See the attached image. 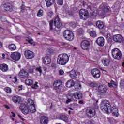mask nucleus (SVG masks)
Listing matches in <instances>:
<instances>
[{
    "mask_svg": "<svg viewBox=\"0 0 124 124\" xmlns=\"http://www.w3.org/2000/svg\"><path fill=\"white\" fill-rule=\"evenodd\" d=\"M100 109L104 113H106V114L111 112L114 117H118L119 116V109L115 105H113L112 107H111L110 102L108 100H104L101 102Z\"/></svg>",
    "mask_w": 124,
    "mask_h": 124,
    "instance_id": "nucleus-1",
    "label": "nucleus"
},
{
    "mask_svg": "<svg viewBox=\"0 0 124 124\" xmlns=\"http://www.w3.org/2000/svg\"><path fill=\"white\" fill-rule=\"evenodd\" d=\"M69 57L65 53L61 54L58 55L57 62L60 65H65V64L68 62Z\"/></svg>",
    "mask_w": 124,
    "mask_h": 124,
    "instance_id": "nucleus-2",
    "label": "nucleus"
},
{
    "mask_svg": "<svg viewBox=\"0 0 124 124\" xmlns=\"http://www.w3.org/2000/svg\"><path fill=\"white\" fill-rule=\"evenodd\" d=\"M111 55L114 60H121L123 56L122 51L118 48H115L111 50Z\"/></svg>",
    "mask_w": 124,
    "mask_h": 124,
    "instance_id": "nucleus-3",
    "label": "nucleus"
},
{
    "mask_svg": "<svg viewBox=\"0 0 124 124\" xmlns=\"http://www.w3.org/2000/svg\"><path fill=\"white\" fill-rule=\"evenodd\" d=\"M63 37L66 40L68 41H72L73 39H74V34L73 32L69 30H65L63 33Z\"/></svg>",
    "mask_w": 124,
    "mask_h": 124,
    "instance_id": "nucleus-4",
    "label": "nucleus"
},
{
    "mask_svg": "<svg viewBox=\"0 0 124 124\" xmlns=\"http://www.w3.org/2000/svg\"><path fill=\"white\" fill-rule=\"evenodd\" d=\"M62 80H57L54 82L53 86L54 90L57 91V93H61L62 89Z\"/></svg>",
    "mask_w": 124,
    "mask_h": 124,
    "instance_id": "nucleus-5",
    "label": "nucleus"
},
{
    "mask_svg": "<svg viewBox=\"0 0 124 124\" xmlns=\"http://www.w3.org/2000/svg\"><path fill=\"white\" fill-rule=\"evenodd\" d=\"M81 48L82 50L88 51L90 50V47H91V42L87 40L82 41L80 44Z\"/></svg>",
    "mask_w": 124,
    "mask_h": 124,
    "instance_id": "nucleus-6",
    "label": "nucleus"
},
{
    "mask_svg": "<svg viewBox=\"0 0 124 124\" xmlns=\"http://www.w3.org/2000/svg\"><path fill=\"white\" fill-rule=\"evenodd\" d=\"M86 114L88 118H93L96 115V111L95 108H89L86 109Z\"/></svg>",
    "mask_w": 124,
    "mask_h": 124,
    "instance_id": "nucleus-7",
    "label": "nucleus"
},
{
    "mask_svg": "<svg viewBox=\"0 0 124 124\" xmlns=\"http://www.w3.org/2000/svg\"><path fill=\"white\" fill-rule=\"evenodd\" d=\"M89 15V12L86 9H82L79 11V16L82 20H87Z\"/></svg>",
    "mask_w": 124,
    "mask_h": 124,
    "instance_id": "nucleus-8",
    "label": "nucleus"
},
{
    "mask_svg": "<svg viewBox=\"0 0 124 124\" xmlns=\"http://www.w3.org/2000/svg\"><path fill=\"white\" fill-rule=\"evenodd\" d=\"M54 25L55 26V30L57 29H61L62 27V24L61 23V20L60 19V16L59 15H57L54 20Z\"/></svg>",
    "mask_w": 124,
    "mask_h": 124,
    "instance_id": "nucleus-9",
    "label": "nucleus"
},
{
    "mask_svg": "<svg viewBox=\"0 0 124 124\" xmlns=\"http://www.w3.org/2000/svg\"><path fill=\"white\" fill-rule=\"evenodd\" d=\"M68 95L71 97H74L75 99L80 100L83 98V94L80 92H77L75 93L70 92L68 93Z\"/></svg>",
    "mask_w": 124,
    "mask_h": 124,
    "instance_id": "nucleus-10",
    "label": "nucleus"
},
{
    "mask_svg": "<svg viewBox=\"0 0 124 124\" xmlns=\"http://www.w3.org/2000/svg\"><path fill=\"white\" fill-rule=\"evenodd\" d=\"M91 74L92 75V76L95 79H98L99 78H100V76L101 75V73L100 72V71L98 70V69H93L91 71Z\"/></svg>",
    "mask_w": 124,
    "mask_h": 124,
    "instance_id": "nucleus-11",
    "label": "nucleus"
},
{
    "mask_svg": "<svg viewBox=\"0 0 124 124\" xmlns=\"http://www.w3.org/2000/svg\"><path fill=\"white\" fill-rule=\"evenodd\" d=\"M24 57L27 60H31L34 58V53L31 50H25Z\"/></svg>",
    "mask_w": 124,
    "mask_h": 124,
    "instance_id": "nucleus-12",
    "label": "nucleus"
},
{
    "mask_svg": "<svg viewBox=\"0 0 124 124\" xmlns=\"http://www.w3.org/2000/svg\"><path fill=\"white\" fill-rule=\"evenodd\" d=\"M19 109L24 115H27L30 112V109H29L28 106L25 104H21L19 107Z\"/></svg>",
    "mask_w": 124,
    "mask_h": 124,
    "instance_id": "nucleus-13",
    "label": "nucleus"
},
{
    "mask_svg": "<svg viewBox=\"0 0 124 124\" xmlns=\"http://www.w3.org/2000/svg\"><path fill=\"white\" fill-rule=\"evenodd\" d=\"M18 76L20 78H30L29 73L25 69H22L20 71Z\"/></svg>",
    "mask_w": 124,
    "mask_h": 124,
    "instance_id": "nucleus-14",
    "label": "nucleus"
},
{
    "mask_svg": "<svg viewBox=\"0 0 124 124\" xmlns=\"http://www.w3.org/2000/svg\"><path fill=\"white\" fill-rule=\"evenodd\" d=\"M88 8L91 10V12H90L91 16L94 17L96 16V11L97 10L96 7H94L93 5L91 4L90 5L88 6Z\"/></svg>",
    "mask_w": 124,
    "mask_h": 124,
    "instance_id": "nucleus-15",
    "label": "nucleus"
},
{
    "mask_svg": "<svg viewBox=\"0 0 124 124\" xmlns=\"http://www.w3.org/2000/svg\"><path fill=\"white\" fill-rule=\"evenodd\" d=\"M11 58L14 61H19L21 59V54L19 52H13L11 54Z\"/></svg>",
    "mask_w": 124,
    "mask_h": 124,
    "instance_id": "nucleus-16",
    "label": "nucleus"
},
{
    "mask_svg": "<svg viewBox=\"0 0 124 124\" xmlns=\"http://www.w3.org/2000/svg\"><path fill=\"white\" fill-rule=\"evenodd\" d=\"M108 88L106 85H100L98 86V92L99 93H107Z\"/></svg>",
    "mask_w": 124,
    "mask_h": 124,
    "instance_id": "nucleus-17",
    "label": "nucleus"
},
{
    "mask_svg": "<svg viewBox=\"0 0 124 124\" xmlns=\"http://www.w3.org/2000/svg\"><path fill=\"white\" fill-rule=\"evenodd\" d=\"M96 42L99 46L103 47V46H104V44L105 43V40L103 37H100L97 39Z\"/></svg>",
    "mask_w": 124,
    "mask_h": 124,
    "instance_id": "nucleus-18",
    "label": "nucleus"
},
{
    "mask_svg": "<svg viewBox=\"0 0 124 124\" xmlns=\"http://www.w3.org/2000/svg\"><path fill=\"white\" fill-rule=\"evenodd\" d=\"M100 8L103 10L104 12H109V11H111V8L110 7L107 6L106 4L103 3L100 5Z\"/></svg>",
    "mask_w": 124,
    "mask_h": 124,
    "instance_id": "nucleus-19",
    "label": "nucleus"
},
{
    "mask_svg": "<svg viewBox=\"0 0 124 124\" xmlns=\"http://www.w3.org/2000/svg\"><path fill=\"white\" fill-rule=\"evenodd\" d=\"M113 39L115 42H122L123 41V36L121 34L114 35Z\"/></svg>",
    "mask_w": 124,
    "mask_h": 124,
    "instance_id": "nucleus-20",
    "label": "nucleus"
},
{
    "mask_svg": "<svg viewBox=\"0 0 124 124\" xmlns=\"http://www.w3.org/2000/svg\"><path fill=\"white\" fill-rule=\"evenodd\" d=\"M4 8L6 11H12L13 7L12 5L9 3H5L4 4Z\"/></svg>",
    "mask_w": 124,
    "mask_h": 124,
    "instance_id": "nucleus-21",
    "label": "nucleus"
},
{
    "mask_svg": "<svg viewBox=\"0 0 124 124\" xmlns=\"http://www.w3.org/2000/svg\"><path fill=\"white\" fill-rule=\"evenodd\" d=\"M49 118L47 117L43 116L41 117L40 123L41 124H48Z\"/></svg>",
    "mask_w": 124,
    "mask_h": 124,
    "instance_id": "nucleus-22",
    "label": "nucleus"
},
{
    "mask_svg": "<svg viewBox=\"0 0 124 124\" xmlns=\"http://www.w3.org/2000/svg\"><path fill=\"white\" fill-rule=\"evenodd\" d=\"M12 100L14 103H21L22 102V98L21 97L16 95L12 97Z\"/></svg>",
    "mask_w": 124,
    "mask_h": 124,
    "instance_id": "nucleus-23",
    "label": "nucleus"
},
{
    "mask_svg": "<svg viewBox=\"0 0 124 124\" xmlns=\"http://www.w3.org/2000/svg\"><path fill=\"white\" fill-rule=\"evenodd\" d=\"M96 26L99 29V30H102L103 29H104V23L103 22L98 20L96 22Z\"/></svg>",
    "mask_w": 124,
    "mask_h": 124,
    "instance_id": "nucleus-24",
    "label": "nucleus"
},
{
    "mask_svg": "<svg viewBox=\"0 0 124 124\" xmlns=\"http://www.w3.org/2000/svg\"><path fill=\"white\" fill-rule=\"evenodd\" d=\"M51 58H50L49 56H46L45 57H44L43 60V62L44 64L48 65V64H50V63H51Z\"/></svg>",
    "mask_w": 124,
    "mask_h": 124,
    "instance_id": "nucleus-25",
    "label": "nucleus"
},
{
    "mask_svg": "<svg viewBox=\"0 0 124 124\" xmlns=\"http://www.w3.org/2000/svg\"><path fill=\"white\" fill-rule=\"evenodd\" d=\"M0 69L3 72H6L7 70H8V65H7L6 64H2L0 65Z\"/></svg>",
    "mask_w": 124,
    "mask_h": 124,
    "instance_id": "nucleus-26",
    "label": "nucleus"
},
{
    "mask_svg": "<svg viewBox=\"0 0 124 124\" xmlns=\"http://www.w3.org/2000/svg\"><path fill=\"white\" fill-rule=\"evenodd\" d=\"M69 76L72 79H75V78H77V72L76 71L73 70L70 72Z\"/></svg>",
    "mask_w": 124,
    "mask_h": 124,
    "instance_id": "nucleus-27",
    "label": "nucleus"
},
{
    "mask_svg": "<svg viewBox=\"0 0 124 124\" xmlns=\"http://www.w3.org/2000/svg\"><path fill=\"white\" fill-rule=\"evenodd\" d=\"M110 62V60L107 58L102 60V62L104 66H109Z\"/></svg>",
    "mask_w": 124,
    "mask_h": 124,
    "instance_id": "nucleus-28",
    "label": "nucleus"
},
{
    "mask_svg": "<svg viewBox=\"0 0 124 124\" xmlns=\"http://www.w3.org/2000/svg\"><path fill=\"white\" fill-rule=\"evenodd\" d=\"M74 86V81L72 79H70L68 80L66 83V87L67 88H72V87H73Z\"/></svg>",
    "mask_w": 124,
    "mask_h": 124,
    "instance_id": "nucleus-29",
    "label": "nucleus"
},
{
    "mask_svg": "<svg viewBox=\"0 0 124 124\" xmlns=\"http://www.w3.org/2000/svg\"><path fill=\"white\" fill-rule=\"evenodd\" d=\"M108 86L109 88H115V89H117L118 87V83L114 81V80H111L110 83H108Z\"/></svg>",
    "mask_w": 124,
    "mask_h": 124,
    "instance_id": "nucleus-30",
    "label": "nucleus"
},
{
    "mask_svg": "<svg viewBox=\"0 0 124 124\" xmlns=\"http://www.w3.org/2000/svg\"><path fill=\"white\" fill-rule=\"evenodd\" d=\"M47 7H50L53 5V2H55V0H45Z\"/></svg>",
    "mask_w": 124,
    "mask_h": 124,
    "instance_id": "nucleus-31",
    "label": "nucleus"
},
{
    "mask_svg": "<svg viewBox=\"0 0 124 124\" xmlns=\"http://www.w3.org/2000/svg\"><path fill=\"white\" fill-rule=\"evenodd\" d=\"M59 119L62 121H64V122H68V117L65 114L60 115L59 116Z\"/></svg>",
    "mask_w": 124,
    "mask_h": 124,
    "instance_id": "nucleus-32",
    "label": "nucleus"
},
{
    "mask_svg": "<svg viewBox=\"0 0 124 124\" xmlns=\"http://www.w3.org/2000/svg\"><path fill=\"white\" fill-rule=\"evenodd\" d=\"M82 85L79 83H74V85L73 87H74L76 91H78V90H80L81 87Z\"/></svg>",
    "mask_w": 124,
    "mask_h": 124,
    "instance_id": "nucleus-33",
    "label": "nucleus"
},
{
    "mask_svg": "<svg viewBox=\"0 0 124 124\" xmlns=\"http://www.w3.org/2000/svg\"><path fill=\"white\" fill-rule=\"evenodd\" d=\"M25 84L27 86H31L33 84V81L31 79H27L25 80Z\"/></svg>",
    "mask_w": 124,
    "mask_h": 124,
    "instance_id": "nucleus-34",
    "label": "nucleus"
},
{
    "mask_svg": "<svg viewBox=\"0 0 124 124\" xmlns=\"http://www.w3.org/2000/svg\"><path fill=\"white\" fill-rule=\"evenodd\" d=\"M106 40L108 43H111L112 42V35L110 34H108L106 37Z\"/></svg>",
    "mask_w": 124,
    "mask_h": 124,
    "instance_id": "nucleus-35",
    "label": "nucleus"
},
{
    "mask_svg": "<svg viewBox=\"0 0 124 124\" xmlns=\"http://www.w3.org/2000/svg\"><path fill=\"white\" fill-rule=\"evenodd\" d=\"M34 69H35V66H31L28 68V71L29 73L32 74L34 72Z\"/></svg>",
    "mask_w": 124,
    "mask_h": 124,
    "instance_id": "nucleus-36",
    "label": "nucleus"
},
{
    "mask_svg": "<svg viewBox=\"0 0 124 124\" xmlns=\"http://www.w3.org/2000/svg\"><path fill=\"white\" fill-rule=\"evenodd\" d=\"M9 50L11 51H15L16 50V46L15 44H12L8 46Z\"/></svg>",
    "mask_w": 124,
    "mask_h": 124,
    "instance_id": "nucleus-37",
    "label": "nucleus"
},
{
    "mask_svg": "<svg viewBox=\"0 0 124 124\" xmlns=\"http://www.w3.org/2000/svg\"><path fill=\"white\" fill-rule=\"evenodd\" d=\"M37 17H42L43 16V10L39 9L37 14Z\"/></svg>",
    "mask_w": 124,
    "mask_h": 124,
    "instance_id": "nucleus-38",
    "label": "nucleus"
},
{
    "mask_svg": "<svg viewBox=\"0 0 124 124\" xmlns=\"http://www.w3.org/2000/svg\"><path fill=\"white\" fill-rule=\"evenodd\" d=\"M31 113H35L36 112V108H35V105L31 106V108L30 109Z\"/></svg>",
    "mask_w": 124,
    "mask_h": 124,
    "instance_id": "nucleus-39",
    "label": "nucleus"
},
{
    "mask_svg": "<svg viewBox=\"0 0 124 124\" xmlns=\"http://www.w3.org/2000/svg\"><path fill=\"white\" fill-rule=\"evenodd\" d=\"M28 104H29V105H31V106H33L35 105V104H34V101L31 99L28 100Z\"/></svg>",
    "mask_w": 124,
    "mask_h": 124,
    "instance_id": "nucleus-40",
    "label": "nucleus"
},
{
    "mask_svg": "<svg viewBox=\"0 0 124 124\" xmlns=\"http://www.w3.org/2000/svg\"><path fill=\"white\" fill-rule=\"evenodd\" d=\"M90 35L91 37L94 38L95 36H96V32L95 31H91L90 32Z\"/></svg>",
    "mask_w": 124,
    "mask_h": 124,
    "instance_id": "nucleus-41",
    "label": "nucleus"
},
{
    "mask_svg": "<svg viewBox=\"0 0 124 124\" xmlns=\"http://www.w3.org/2000/svg\"><path fill=\"white\" fill-rule=\"evenodd\" d=\"M4 91L7 93H12L11 88L10 87H6L4 88Z\"/></svg>",
    "mask_w": 124,
    "mask_h": 124,
    "instance_id": "nucleus-42",
    "label": "nucleus"
},
{
    "mask_svg": "<svg viewBox=\"0 0 124 124\" xmlns=\"http://www.w3.org/2000/svg\"><path fill=\"white\" fill-rule=\"evenodd\" d=\"M27 41L29 42L31 44V45H32V46H35V44L33 43V40L32 39H31L30 40H26Z\"/></svg>",
    "mask_w": 124,
    "mask_h": 124,
    "instance_id": "nucleus-43",
    "label": "nucleus"
},
{
    "mask_svg": "<svg viewBox=\"0 0 124 124\" xmlns=\"http://www.w3.org/2000/svg\"><path fill=\"white\" fill-rule=\"evenodd\" d=\"M35 70L38 71L40 73V74H42V69H41V67L39 66L36 68Z\"/></svg>",
    "mask_w": 124,
    "mask_h": 124,
    "instance_id": "nucleus-44",
    "label": "nucleus"
},
{
    "mask_svg": "<svg viewBox=\"0 0 124 124\" xmlns=\"http://www.w3.org/2000/svg\"><path fill=\"white\" fill-rule=\"evenodd\" d=\"M46 52L48 54V55H50V54H52V53H54V50L51 48H49L47 49Z\"/></svg>",
    "mask_w": 124,
    "mask_h": 124,
    "instance_id": "nucleus-45",
    "label": "nucleus"
},
{
    "mask_svg": "<svg viewBox=\"0 0 124 124\" xmlns=\"http://www.w3.org/2000/svg\"><path fill=\"white\" fill-rule=\"evenodd\" d=\"M57 1L59 5H62L63 4V0H57Z\"/></svg>",
    "mask_w": 124,
    "mask_h": 124,
    "instance_id": "nucleus-46",
    "label": "nucleus"
},
{
    "mask_svg": "<svg viewBox=\"0 0 124 124\" xmlns=\"http://www.w3.org/2000/svg\"><path fill=\"white\" fill-rule=\"evenodd\" d=\"M53 23H54L53 20H50L49 21V27H50L51 31H52V30H53Z\"/></svg>",
    "mask_w": 124,
    "mask_h": 124,
    "instance_id": "nucleus-47",
    "label": "nucleus"
},
{
    "mask_svg": "<svg viewBox=\"0 0 124 124\" xmlns=\"http://www.w3.org/2000/svg\"><path fill=\"white\" fill-rule=\"evenodd\" d=\"M90 87H91V88H94L95 87V83L94 82H90L89 83Z\"/></svg>",
    "mask_w": 124,
    "mask_h": 124,
    "instance_id": "nucleus-48",
    "label": "nucleus"
},
{
    "mask_svg": "<svg viewBox=\"0 0 124 124\" xmlns=\"http://www.w3.org/2000/svg\"><path fill=\"white\" fill-rule=\"evenodd\" d=\"M97 102H98V101H96V103L94 104V109H98L99 107H98V104H97Z\"/></svg>",
    "mask_w": 124,
    "mask_h": 124,
    "instance_id": "nucleus-49",
    "label": "nucleus"
},
{
    "mask_svg": "<svg viewBox=\"0 0 124 124\" xmlns=\"http://www.w3.org/2000/svg\"><path fill=\"white\" fill-rule=\"evenodd\" d=\"M59 75H63L64 72L62 70H60L59 71Z\"/></svg>",
    "mask_w": 124,
    "mask_h": 124,
    "instance_id": "nucleus-50",
    "label": "nucleus"
},
{
    "mask_svg": "<svg viewBox=\"0 0 124 124\" xmlns=\"http://www.w3.org/2000/svg\"><path fill=\"white\" fill-rule=\"evenodd\" d=\"M85 124H93V123H92V121L91 120H87L85 122Z\"/></svg>",
    "mask_w": 124,
    "mask_h": 124,
    "instance_id": "nucleus-51",
    "label": "nucleus"
},
{
    "mask_svg": "<svg viewBox=\"0 0 124 124\" xmlns=\"http://www.w3.org/2000/svg\"><path fill=\"white\" fill-rule=\"evenodd\" d=\"M37 87V82H36L35 84H34L31 86V88H32V89H36Z\"/></svg>",
    "mask_w": 124,
    "mask_h": 124,
    "instance_id": "nucleus-52",
    "label": "nucleus"
},
{
    "mask_svg": "<svg viewBox=\"0 0 124 124\" xmlns=\"http://www.w3.org/2000/svg\"><path fill=\"white\" fill-rule=\"evenodd\" d=\"M61 45L62 46H67L68 45V44L67 43L62 42L61 43Z\"/></svg>",
    "mask_w": 124,
    "mask_h": 124,
    "instance_id": "nucleus-53",
    "label": "nucleus"
},
{
    "mask_svg": "<svg viewBox=\"0 0 124 124\" xmlns=\"http://www.w3.org/2000/svg\"><path fill=\"white\" fill-rule=\"evenodd\" d=\"M3 32H4V29L0 27V33H3Z\"/></svg>",
    "mask_w": 124,
    "mask_h": 124,
    "instance_id": "nucleus-54",
    "label": "nucleus"
},
{
    "mask_svg": "<svg viewBox=\"0 0 124 124\" xmlns=\"http://www.w3.org/2000/svg\"><path fill=\"white\" fill-rule=\"evenodd\" d=\"M48 16H52V15H53L54 14V13H53V12L52 11H50V12H49L48 13H47Z\"/></svg>",
    "mask_w": 124,
    "mask_h": 124,
    "instance_id": "nucleus-55",
    "label": "nucleus"
},
{
    "mask_svg": "<svg viewBox=\"0 0 124 124\" xmlns=\"http://www.w3.org/2000/svg\"><path fill=\"white\" fill-rule=\"evenodd\" d=\"M11 114H12V116L11 117H13V118H15L16 117V114L14 113V112L12 111L11 112Z\"/></svg>",
    "mask_w": 124,
    "mask_h": 124,
    "instance_id": "nucleus-56",
    "label": "nucleus"
},
{
    "mask_svg": "<svg viewBox=\"0 0 124 124\" xmlns=\"http://www.w3.org/2000/svg\"><path fill=\"white\" fill-rule=\"evenodd\" d=\"M120 86H121V87H124V81L121 80L120 82Z\"/></svg>",
    "mask_w": 124,
    "mask_h": 124,
    "instance_id": "nucleus-57",
    "label": "nucleus"
},
{
    "mask_svg": "<svg viewBox=\"0 0 124 124\" xmlns=\"http://www.w3.org/2000/svg\"><path fill=\"white\" fill-rule=\"evenodd\" d=\"M13 80L15 82H17V77H15L14 78H13Z\"/></svg>",
    "mask_w": 124,
    "mask_h": 124,
    "instance_id": "nucleus-58",
    "label": "nucleus"
},
{
    "mask_svg": "<svg viewBox=\"0 0 124 124\" xmlns=\"http://www.w3.org/2000/svg\"><path fill=\"white\" fill-rule=\"evenodd\" d=\"M71 101V99H68V100H67L66 101V103L68 104V103H69V102H70Z\"/></svg>",
    "mask_w": 124,
    "mask_h": 124,
    "instance_id": "nucleus-59",
    "label": "nucleus"
},
{
    "mask_svg": "<svg viewBox=\"0 0 124 124\" xmlns=\"http://www.w3.org/2000/svg\"><path fill=\"white\" fill-rule=\"evenodd\" d=\"M4 106L5 108H7V109H10V107H9L7 105H4Z\"/></svg>",
    "mask_w": 124,
    "mask_h": 124,
    "instance_id": "nucleus-60",
    "label": "nucleus"
},
{
    "mask_svg": "<svg viewBox=\"0 0 124 124\" xmlns=\"http://www.w3.org/2000/svg\"><path fill=\"white\" fill-rule=\"evenodd\" d=\"M108 121L109 122V123H110V124H111V122H112V118H108Z\"/></svg>",
    "mask_w": 124,
    "mask_h": 124,
    "instance_id": "nucleus-61",
    "label": "nucleus"
},
{
    "mask_svg": "<svg viewBox=\"0 0 124 124\" xmlns=\"http://www.w3.org/2000/svg\"><path fill=\"white\" fill-rule=\"evenodd\" d=\"M2 56L3 59H5V54H4V53H3L2 54Z\"/></svg>",
    "mask_w": 124,
    "mask_h": 124,
    "instance_id": "nucleus-62",
    "label": "nucleus"
},
{
    "mask_svg": "<svg viewBox=\"0 0 124 124\" xmlns=\"http://www.w3.org/2000/svg\"><path fill=\"white\" fill-rule=\"evenodd\" d=\"M79 103L80 104H83L84 103V102H83V101L81 100L79 101Z\"/></svg>",
    "mask_w": 124,
    "mask_h": 124,
    "instance_id": "nucleus-63",
    "label": "nucleus"
},
{
    "mask_svg": "<svg viewBox=\"0 0 124 124\" xmlns=\"http://www.w3.org/2000/svg\"><path fill=\"white\" fill-rule=\"evenodd\" d=\"M2 46V43H1V42H0V48H1Z\"/></svg>",
    "mask_w": 124,
    "mask_h": 124,
    "instance_id": "nucleus-64",
    "label": "nucleus"
}]
</instances>
